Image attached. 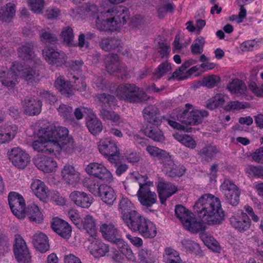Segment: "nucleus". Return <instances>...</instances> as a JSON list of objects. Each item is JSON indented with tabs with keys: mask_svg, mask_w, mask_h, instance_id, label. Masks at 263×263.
<instances>
[{
	"mask_svg": "<svg viewBox=\"0 0 263 263\" xmlns=\"http://www.w3.org/2000/svg\"><path fill=\"white\" fill-rule=\"evenodd\" d=\"M126 0H103L99 7L86 4L80 9V14L89 17L95 27L101 31H116L129 19V10L125 7L110 8L109 4H118Z\"/></svg>",
	"mask_w": 263,
	"mask_h": 263,
	"instance_id": "f257e3e1",
	"label": "nucleus"
},
{
	"mask_svg": "<svg viewBox=\"0 0 263 263\" xmlns=\"http://www.w3.org/2000/svg\"><path fill=\"white\" fill-rule=\"evenodd\" d=\"M38 131L37 139L32 143V148L38 152L52 154L56 157L62 153L72 154L75 144L73 138L68 135V129L44 122Z\"/></svg>",
	"mask_w": 263,
	"mask_h": 263,
	"instance_id": "f03ea898",
	"label": "nucleus"
},
{
	"mask_svg": "<svg viewBox=\"0 0 263 263\" xmlns=\"http://www.w3.org/2000/svg\"><path fill=\"white\" fill-rule=\"evenodd\" d=\"M32 45L27 43L18 49V54L24 66L15 62L10 69L0 73V81L8 87H13L17 83L19 77L24 79L28 84H33L39 81V73L30 67L36 62L32 51Z\"/></svg>",
	"mask_w": 263,
	"mask_h": 263,
	"instance_id": "7ed1b4c3",
	"label": "nucleus"
},
{
	"mask_svg": "<svg viewBox=\"0 0 263 263\" xmlns=\"http://www.w3.org/2000/svg\"><path fill=\"white\" fill-rule=\"evenodd\" d=\"M195 212L201 214L209 224H219L224 220L225 214L220 200L210 194L200 197L194 205Z\"/></svg>",
	"mask_w": 263,
	"mask_h": 263,
	"instance_id": "20e7f679",
	"label": "nucleus"
},
{
	"mask_svg": "<svg viewBox=\"0 0 263 263\" xmlns=\"http://www.w3.org/2000/svg\"><path fill=\"white\" fill-rule=\"evenodd\" d=\"M133 182H137L139 189L137 192L138 201L143 206L151 207L157 201V196L154 191L151 190L150 187L153 186V183L148 181L147 177L142 175L138 172H134L129 175L128 178L124 183L125 189H127L128 184Z\"/></svg>",
	"mask_w": 263,
	"mask_h": 263,
	"instance_id": "39448f33",
	"label": "nucleus"
},
{
	"mask_svg": "<svg viewBox=\"0 0 263 263\" xmlns=\"http://www.w3.org/2000/svg\"><path fill=\"white\" fill-rule=\"evenodd\" d=\"M127 227L133 232H138L144 238H154L158 232L156 224L140 213Z\"/></svg>",
	"mask_w": 263,
	"mask_h": 263,
	"instance_id": "423d86ee",
	"label": "nucleus"
},
{
	"mask_svg": "<svg viewBox=\"0 0 263 263\" xmlns=\"http://www.w3.org/2000/svg\"><path fill=\"white\" fill-rule=\"evenodd\" d=\"M96 101L100 110V116L105 120H110L116 125H120L122 120L115 112L110 111L107 109L111 108L116 104L114 97L106 94H101L97 96Z\"/></svg>",
	"mask_w": 263,
	"mask_h": 263,
	"instance_id": "0eeeda50",
	"label": "nucleus"
},
{
	"mask_svg": "<svg viewBox=\"0 0 263 263\" xmlns=\"http://www.w3.org/2000/svg\"><path fill=\"white\" fill-rule=\"evenodd\" d=\"M117 98L129 102H138L146 100L147 96L142 91L134 85L121 84L116 91Z\"/></svg>",
	"mask_w": 263,
	"mask_h": 263,
	"instance_id": "6e6552de",
	"label": "nucleus"
},
{
	"mask_svg": "<svg viewBox=\"0 0 263 263\" xmlns=\"http://www.w3.org/2000/svg\"><path fill=\"white\" fill-rule=\"evenodd\" d=\"M158 109L154 106H148L143 110L144 117L149 120V123L144 128L145 134L155 141L162 142L164 140V136L162 132L155 125L151 123V120L156 122V117L154 118Z\"/></svg>",
	"mask_w": 263,
	"mask_h": 263,
	"instance_id": "1a4fd4ad",
	"label": "nucleus"
},
{
	"mask_svg": "<svg viewBox=\"0 0 263 263\" xmlns=\"http://www.w3.org/2000/svg\"><path fill=\"white\" fill-rule=\"evenodd\" d=\"M208 116L206 111L194 109L192 105L186 104L185 109L179 113L177 118L179 121L186 125H194L201 122L202 119Z\"/></svg>",
	"mask_w": 263,
	"mask_h": 263,
	"instance_id": "9d476101",
	"label": "nucleus"
},
{
	"mask_svg": "<svg viewBox=\"0 0 263 263\" xmlns=\"http://www.w3.org/2000/svg\"><path fill=\"white\" fill-rule=\"evenodd\" d=\"M7 156L12 165L20 170L25 169L31 161L29 153L20 147H15L9 150Z\"/></svg>",
	"mask_w": 263,
	"mask_h": 263,
	"instance_id": "9b49d317",
	"label": "nucleus"
},
{
	"mask_svg": "<svg viewBox=\"0 0 263 263\" xmlns=\"http://www.w3.org/2000/svg\"><path fill=\"white\" fill-rule=\"evenodd\" d=\"M134 204L127 197L122 196L118 203V210L121 219L127 227L140 213L134 209Z\"/></svg>",
	"mask_w": 263,
	"mask_h": 263,
	"instance_id": "f8f14e48",
	"label": "nucleus"
},
{
	"mask_svg": "<svg viewBox=\"0 0 263 263\" xmlns=\"http://www.w3.org/2000/svg\"><path fill=\"white\" fill-rule=\"evenodd\" d=\"M74 85L71 86L68 82H66L62 77H58L54 82V86L62 95L69 96L73 93L75 89L83 91L86 89V84L82 78L73 77Z\"/></svg>",
	"mask_w": 263,
	"mask_h": 263,
	"instance_id": "ddd939ff",
	"label": "nucleus"
},
{
	"mask_svg": "<svg viewBox=\"0 0 263 263\" xmlns=\"http://www.w3.org/2000/svg\"><path fill=\"white\" fill-rule=\"evenodd\" d=\"M13 251L15 258L19 263L31 262V256L26 242L20 235L15 236Z\"/></svg>",
	"mask_w": 263,
	"mask_h": 263,
	"instance_id": "4468645a",
	"label": "nucleus"
},
{
	"mask_svg": "<svg viewBox=\"0 0 263 263\" xmlns=\"http://www.w3.org/2000/svg\"><path fill=\"white\" fill-rule=\"evenodd\" d=\"M86 172L103 181L111 182L114 177L111 172L102 163L91 162L85 167Z\"/></svg>",
	"mask_w": 263,
	"mask_h": 263,
	"instance_id": "2eb2a0df",
	"label": "nucleus"
},
{
	"mask_svg": "<svg viewBox=\"0 0 263 263\" xmlns=\"http://www.w3.org/2000/svg\"><path fill=\"white\" fill-rule=\"evenodd\" d=\"M8 201L13 214L19 219L24 218L26 217L25 202L23 196L12 192L9 194Z\"/></svg>",
	"mask_w": 263,
	"mask_h": 263,
	"instance_id": "dca6fc26",
	"label": "nucleus"
},
{
	"mask_svg": "<svg viewBox=\"0 0 263 263\" xmlns=\"http://www.w3.org/2000/svg\"><path fill=\"white\" fill-rule=\"evenodd\" d=\"M100 231L103 237L108 241L116 243L119 248L126 246V243L121 238L119 231L111 223H105L100 227Z\"/></svg>",
	"mask_w": 263,
	"mask_h": 263,
	"instance_id": "f3484780",
	"label": "nucleus"
},
{
	"mask_svg": "<svg viewBox=\"0 0 263 263\" xmlns=\"http://www.w3.org/2000/svg\"><path fill=\"white\" fill-rule=\"evenodd\" d=\"M98 149L101 154L108 157L109 159H112L115 157L120 155V149L118 143L109 139H101L98 145Z\"/></svg>",
	"mask_w": 263,
	"mask_h": 263,
	"instance_id": "a211bd4d",
	"label": "nucleus"
},
{
	"mask_svg": "<svg viewBox=\"0 0 263 263\" xmlns=\"http://www.w3.org/2000/svg\"><path fill=\"white\" fill-rule=\"evenodd\" d=\"M220 190L227 201L232 205L238 204L240 192L237 186L229 180H225L220 185Z\"/></svg>",
	"mask_w": 263,
	"mask_h": 263,
	"instance_id": "6ab92c4d",
	"label": "nucleus"
},
{
	"mask_svg": "<svg viewBox=\"0 0 263 263\" xmlns=\"http://www.w3.org/2000/svg\"><path fill=\"white\" fill-rule=\"evenodd\" d=\"M230 221L231 226L240 232H244L249 229L251 224L249 216L241 210L234 212Z\"/></svg>",
	"mask_w": 263,
	"mask_h": 263,
	"instance_id": "aec40b11",
	"label": "nucleus"
},
{
	"mask_svg": "<svg viewBox=\"0 0 263 263\" xmlns=\"http://www.w3.org/2000/svg\"><path fill=\"white\" fill-rule=\"evenodd\" d=\"M33 161L37 168L45 173L55 172L58 167L57 161L48 156L37 155L34 158Z\"/></svg>",
	"mask_w": 263,
	"mask_h": 263,
	"instance_id": "412c9836",
	"label": "nucleus"
},
{
	"mask_svg": "<svg viewBox=\"0 0 263 263\" xmlns=\"http://www.w3.org/2000/svg\"><path fill=\"white\" fill-rule=\"evenodd\" d=\"M61 175L64 183L68 186H75L81 180L80 173L69 164L63 166Z\"/></svg>",
	"mask_w": 263,
	"mask_h": 263,
	"instance_id": "4be33fe9",
	"label": "nucleus"
},
{
	"mask_svg": "<svg viewBox=\"0 0 263 263\" xmlns=\"http://www.w3.org/2000/svg\"><path fill=\"white\" fill-rule=\"evenodd\" d=\"M32 194L40 201L44 202L49 201L51 191L45 183L40 179H33L30 186Z\"/></svg>",
	"mask_w": 263,
	"mask_h": 263,
	"instance_id": "5701e85b",
	"label": "nucleus"
},
{
	"mask_svg": "<svg viewBox=\"0 0 263 263\" xmlns=\"http://www.w3.org/2000/svg\"><path fill=\"white\" fill-rule=\"evenodd\" d=\"M43 57L46 61L51 65H62L67 59L63 52H58L53 48L46 47L43 51Z\"/></svg>",
	"mask_w": 263,
	"mask_h": 263,
	"instance_id": "b1692460",
	"label": "nucleus"
},
{
	"mask_svg": "<svg viewBox=\"0 0 263 263\" xmlns=\"http://www.w3.org/2000/svg\"><path fill=\"white\" fill-rule=\"evenodd\" d=\"M18 132L17 126L6 123L0 126V144L8 143L14 139Z\"/></svg>",
	"mask_w": 263,
	"mask_h": 263,
	"instance_id": "393cba45",
	"label": "nucleus"
},
{
	"mask_svg": "<svg viewBox=\"0 0 263 263\" xmlns=\"http://www.w3.org/2000/svg\"><path fill=\"white\" fill-rule=\"evenodd\" d=\"M69 198L76 205L83 208H88L93 202L92 197L84 192L73 191Z\"/></svg>",
	"mask_w": 263,
	"mask_h": 263,
	"instance_id": "a878e982",
	"label": "nucleus"
},
{
	"mask_svg": "<svg viewBox=\"0 0 263 263\" xmlns=\"http://www.w3.org/2000/svg\"><path fill=\"white\" fill-rule=\"evenodd\" d=\"M52 230L58 235L64 238L68 239L71 234L70 226L64 220L59 218H54L51 222Z\"/></svg>",
	"mask_w": 263,
	"mask_h": 263,
	"instance_id": "bb28decb",
	"label": "nucleus"
},
{
	"mask_svg": "<svg viewBox=\"0 0 263 263\" xmlns=\"http://www.w3.org/2000/svg\"><path fill=\"white\" fill-rule=\"evenodd\" d=\"M159 160L162 164V170L170 177H180L183 172L182 168H179L177 172L173 171L172 169L175 167V162L172 157L169 153H166Z\"/></svg>",
	"mask_w": 263,
	"mask_h": 263,
	"instance_id": "cd10ccee",
	"label": "nucleus"
},
{
	"mask_svg": "<svg viewBox=\"0 0 263 263\" xmlns=\"http://www.w3.org/2000/svg\"><path fill=\"white\" fill-rule=\"evenodd\" d=\"M98 195L104 203L111 205L117 198L114 189L109 185L102 184L99 186Z\"/></svg>",
	"mask_w": 263,
	"mask_h": 263,
	"instance_id": "c85d7f7f",
	"label": "nucleus"
},
{
	"mask_svg": "<svg viewBox=\"0 0 263 263\" xmlns=\"http://www.w3.org/2000/svg\"><path fill=\"white\" fill-rule=\"evenodd\" d=\"M22 107L25 114L29 116L39 115L42 109V103L34 98H27L23 102Z\"/></svg>",
	"mask_w": 263,
	"mask_h": 263,
	"instance_id": "c756f323",
	"label": "nucleus"
},
{
	"mask_svg": "<svg viewBox=\"0 0 263 263\" xmlns=\"http://www.w3.org/2000/svg\"><path fill=\"white\" fill-rule=\"evenodd\" d=\"M177 191V187L171 183L160 181L157 184V192L162 204H164L167 198L175 194Z\"/></svg>",
	"mask_w": 263,
	"mask_h": 263,
	"instance_id": "7c9ffc66",
	"label": "nucleus"
},
{
	"mask_svg": "<svg viewBox=\"0 0 263 263\" xmlns=\"http://www.w3.org/2000/svg\"><path fill=\"white\" fill-rule=\"evenodd\" d=\"M183 228L193 233L205 230V224L198 220L195 215L192 213L181 223Z\"/></svg>",
	"mask_w": 263,
	"mask_h": 263,
	"instance_id": "2f4dec72",
	"label": "nucleus"
},
{
	"mask_svg": "<svg viewBox=\"0 0 263 263\" xmlns=\"http://www.w3.org/2000/svg\"><path fill=\"white\" fill-rule=\"evenodd\" d=\"M32 243L34 248L41 253H45L49 249L48 238L42 232L34 234L32 237Z\"/></svg>",
	"mask_w": 263,
	"mask_h": 263,
	"instance_id": "473e14b6",
	"label": "nucleus"
},
{
	"mask_svg": "<svg viewBox=\"0 0 263 263\" xmlns=\"http://www.w3.org/2000/svg\"><path fill=\"white\" fill-rule=\"evenodd\" d=\"M90 112L86 118V125L89 132L93 135H97L102 130L101 122L97 118L91 110H88Z\"/></svg>",
	"mask_w": 263,
	"mask_h": 263,
	"instance_id": "72a5a7b5",
	"label": "nucleus"
},
{
	"mask_svg": "<svg viewBox=\"0 0 263 263\" xmlns=\"http://www.w3.org/2000/svg\"><path fill=\"white\" fill-rule=\"evenodd\" d=\"M90 253L95 257L104 256L108 252V247L100 240H95L89 246Z\"/></svg>",
	"mask_w": 263,
	"mask_h": 263,
	"instance_id": "f704fd0d",
	"label": "nucleus"
},
{
	"mask_svg": "<svg viewBox=\"0 0 263 263\" xmlns=\"http://www.w3.org/2000/svg\"><path fill=\"white\" fill-rule=\"evenodd\" d=\"M227 88L231 93L235 94L237 96L245 95L247 91L245 84L238 79L233 80L228 85Z\"/></svg>",
	"mask_w": 263,
	"mask_h": 263,
	"instance_id": "c9c22d12",
	"label": "nucleus"
},
{
	"mask_svg": "<svg viewBox=\"0 0 263 263\" xmlns=\"http://www.w3.org/2000/svg\"><path fill=\"white\" fill-rule=\"evenodd\" d=\"M26 216L30 221L36 223L42 222L44 219L42 213L40 211L39 207L35 204L28 206L26 211Z\"/></svg>",
	"mask_w": 263,
	"mask_h": 263,
	"instance_id": "e433bc0d",
	"label": "nucleus"
},
{
	"mask_svg": "<svg viewBox=\"0 0 263 263\" xmlns=\"http://www.w3.org/2000/svg\"><path fill=\"white\" fill-rule=\"evenodd\" d=\"M196 61L193 59H190L185 61L178 70L173 73V77L179 80H183L189 78L187 68L196 64Z\"/></svg>",
	"mask_w": 263,
	"mask_h": 263,
	"instance_id": "4c0bfd02",
	"label": "nucleus"
},
{
	"mask_svg": "<svg viewBox=\"0 0 263 263\" xmlns=\"http://www.w3.org/2000/svg\"><path fill=\"white\" fill-rule=\"evenodd\" d=\"M200 237L204 245L214 252L219 253L221 249L218 241L212 236L206 233L200 234Z\"/></svg>",
	"mask_w": 263,
	"mask_h": 263,
	"instance_id": "58836bf2",
	"label": "nucleus"
},
{
	"mask_svg": "<svg viewBox=\"0 0 263 263\" xmlns=\"http://www.w3.org/2000/svg\"><path fill=\"white\" fill-rule=\"evenodd\" d=\"M15 14V8L13 4H7L3 7L0 12V21L2 22H10Z\"/></svg>",
	"mask_w": 263,
	"mask_h": 263,
	"instance_id": "ea45409f",
	"label": "nucleus"
},
{
	"mask_svg": "<svg viewBox=\"0 0 263 263\" xmlns=\"http://www.w3.org/2000/svg\"><path fill=\"white\" fill-rule=\"evenodd\" d=\"M171 64L165 61L161 63L155 70L153 74L154 80H158L172 72Z\"/></svg>",
	"mask_w": 263,
	"mask_h": 263,
	"instance_id": "a19ab883",
	"label": "nucleus"
},
{
	"mask_svg": "<svg viewBox=\"0 0 263 263\" xmlns=\"http://www.w3.org/2000/svg\"><path fill=\"white\" fill-rule=\"evenodd\" d=\"M105 64L107 70L110 73H114L119 70V61L116 54H109L105 59Z\"/></svg>",
	"mask_w": 263,
	"mask_h": 263,
	"instance_id": "79ce46f5",
	"label": "nucleus"
},
{
	"mask_svg": "<svg viewBox=\"0 0 263 263\" xmlns=\"http://www.w3.org/2000/svg\"><path fill=\"white\" fill-rule=\"evenodd\" d=\"M173 137L180 143L189 148H194L196 146L195 141L188 135L176 133L173 135Z\"/></svg>",
	"mask_w": 263,
	"mask_h": 263,
	"instance_id": "37998d69",
	"label": "nucleus"
},
{
	"mask_svg": "<svg viewBox=\"0 0 263 263\" xmlns=\"http://www.w3.org/2000/svg\"><path fill=\"white\" fill-rule=\"evenodd\" d=\"M228 99L227 96L222 94H217L208 101L206 104L207 107L212 110L220 107L224 104Z\"/></svg>",
	"mask_w": 263,
	"mask_h": 263,
	"instance_id": "c03bdc74",
	"label": "nucleus"
},
{
	"mask_svg": "<svg viewBox=\"0 0 263 263\" xmlns=\"http://www.w3.org/2000/svg\"><path fill=\"white\" fill-rule=\"evenodd\" d=\"M82 226L78 227L79 229H83L88 233H93L96 230L95 220L93 217L90 215H86L80 222Z\"/></svg>",
	"mask_w": 263,
	"mask_h": 263,
	"instance_id": "a18cd8bd",
	"label": "nucleus"
},
{
	"mask_svg": "<svg viewBox=\"0 0 263 263\" xmlns=\"http://www.w3.org/2000/svg\"><path fill=\"white\" fill-rule=\"evenodd\" d=\"M60 37L65 44L68 46H73L74 45V33L73 29L68 26L63 28L60 33Z\"/></svg>",
	"mask_w": 263,
	"mask_h": 263,
	"instance_id": "49530a36",
	"label": "nucleus"
},
{
	"mask_svg": "<svg viewBox=\"0 0 263 263\" xmlns=\"http://www.w3.org/2000/svg\"><path fill=\"white\" fill-rule=\"evenodd\" d=\"M164 259L165 263H182L178 253L171 248L165 249Z\"/></svg>",
	"mask_w": 263,
	"mask_h": 263,
	"instance_id": "de8ad7c7",
	"label": "nucleus"
},
{
	"mask_svg": "<svg viewBox=\"0 0 263 263\" xmlns=\"http://www.w3.org/2000/svg\"><path fill=\"white\" fill-rule=\"evenodd\" d=\"M220 78L217 75H211L204 77L201 81V84L208 88H212L219 84Z\"/></svg>",
	"mask_w": 263,
	"mask_h": 263,
	"instance_id": "09e8293b",
	"label": "nucleus"
},
{
	"mask_svg": "<svg viewBox=\"0 0 263 263\" xmlns=\"http://www.w3.org/2000/svg\"><path fill=\"white\" fill-rule=\"evenodd\" d=\"M192 213L182 205H178L176 206L175 215L181 223Z\"/></svg>",
	"mask_w": 263,
	"mask_h": 263,
	"instance_id": "8fccbe9b",
	"label": "nucleus"
},
{
	"mask_svg": "<svg viewBox=\"0 0 263 263\" xmlns=\"http://www.w3.org/2000/svg\"><path fill=\"white\" fill-rule=\"evenodd\" d=\"M28 5L31 10L35 13L43 12L44 6V0H28Z\"/></svg>",
	"mask_w": 263,
	"mask_h": 263,
	"instance_id": "3c124183",
	"label": "nucleus"
},
{
	"mask_svg": "<svg viewBox=\"0 0 263 263\" xmlns=\"http://www.w3.org/2000/svg\"><path fill=\"white\" fill-rule=\"evenodd\" d=\"M120 41L116 39H105L102 40L101 43V47L103 50L108 51L115 49L120 44Z\"/></svg>",
	"mask_w": 263,
	"mask_h": 263,
	"instance_id": "603ef678",
	"label": "nucleus"
},
{
	"mask_svg": "<svg viewBox=\"0 0 263 263\" xmlns=\"http://www.w3.org/2000/svg\"><path fill=\"white\" fill-rule=\"evenodd\" d=\"M204 43V39L202 37H200L196 39L191 46L192 52L193 54H199L201 53Z\"/></svg>",
	"mask_w": 263,
	"mask_h": 263,
	"instance_id": "864d4df0",
	"label": "nucleus"
},
{
	"mask_svg": "<svg viewBox=\"0 0 263 263\" xmlns=\"http://www.w3.org/2000/svg\"><path fill=\"white\" fill-rule=\"evenodd\" d=\"M146 150L151 156L157 157L159 160L164 155H166L165 153H166L164 150L151 145L147 146Z\"/></svg>",
	"mask_w": 263,
	"mask_h": 263,
	"instance_id": "5fc2aeb1",
	"label": "nucleus"
},
{
	"mask_svg": "<svg viewBox=\"0 0 263 263\" xmlns=\"http://www.w3.org/2000/svg\"><path fill=\"white\" fill-rule=\"evenodd\" d=\"M217 152L218 151L215 146H209L203 148L200 153L203 158L208 160L214 157Z\"/></svg>",
	"mask_w": 263,
	"mask_h": 263,
	"instance_id": "6e6d98bb",
	"label": "nucleus"
},
{
	"mask_svg": "<svg viewBox=\"0 0 263 263\" xmlns=\"http://www.w3.org/2000/svg\"><path fill=\"white\" fill-rule=\"evenodd\" d=\"M49 201H51L59 205H63L66 203L65 198L61 196L59 193L57 191H51L49 195Z\"/></svg>",
	"mask_w": 263,
	"mask_h": 263,
	"instance_id": "4d7b16f0",
	"label": "nucleus"
},
{
	"mask_svg": "<svg viewBox=\"0 0 263 263\" xmlns=\"http://www.w3.org/2000/svg\"><path fill=\"white\" fill-rule=\"evenodd\" d=\"M68 216L71 221L78 228L81 227L80 223L81 218H80L79 212L76 210H70L68 212Z\"/></svg>",
	"mask_w": 263,
	"mask_h": 263,
	"instance_id": "13d9d810",
	"label": "nucleus"
},
{
	"mask_svg": "<svg viewBox=\"0 0 263 263\" xmlns=\"http://www.w3.org/2000/svg\"><path fill=\"white\" fill-rule=\"evenodd\" d=\"M246 107V105L238 101H231L225 106V109L229 111H234L245 108Z\"/></svg>",
	"mask_w": 263,
	"mask_h": 263,
	"instance_id": "bf43d9fd",
	"label": "nucleus"
},
{
	"mask_svg": "<svg viewBox=\"0 0 263 263\" xmlns=\"http://www.w3.org/2000/svg\"><path fill=\"white\" fill-rule=\"evenodd\" d=\"M258 44L255 40H250L243 42L241 45L240 48L243 51L252 50L255 48H257Z\"/></svg>",
	"mask_w": 263,
	"mask_h": 263,
	"instance_id": "052dcab7",
	"label": "nucleus"
},
{
	"mask_svg": "<svg viewBox=\"0 0 263 263\" xmlns=\"http://www.w3.org/2000/svg\"><path fill=\"white\" fill-rule=\"evenodd\" d=\"M249 88L255 95L263 97V86L259 88L256 82L252 81L249 83Z\"/></svg>",
	"mask_w": 263,
	"mask_h": 263,
	"instance_id": "680f3d73",
	"label": "nucleus"
},
{
	"mask_svg": "<svg viewBox=\"0 0 263 263\" xmlns=\"http://www.w3.org/2000/svg\"><path fill=\"white\" fill-rule=\"evenodd\" d=\"M182 243L186 251L193 252L199 248V246L197 243L190 240H184Z\"/></svg>",
	"mask_w": 263,
	"mask_h": 263,
	"instance_id": "e2e57ef3",
	"label": "nucleus"
},
{
	"mask_svg": "<svg viewBox=\"0 0 263 263\" xmlns=\"http://www.w3.org/2000/svg\"><path fill=\"white\" fill-rule=\"evenodd\" d=\"M59 113L64 118H67L72 112V108L65 105H61L58 108Z\"/></svg>",
	"mask_w": 263,
	"mask_h": 263,
	"instance_id": "0e129e2a",
	"label": "nucleus"
},
{
	"mask_svg": "<svg viewBox=\"0 0 263 263\" xmlns=\"http://www.w3.org/2000/svg\"><path fill=\"white\" fill-rule=\"evenodd\" d=\"M253 159L257 163H263V147L256 149L252 154Z\"/></svg>",
	"mask_w": 263,
	"mask_h": 263,
	"instance_id": "69168bd1",
	"label": "nucleus"
},
{
	"mask_svg": "<svg viewBox=\"0 0 263 263\" xmlns=\"http://www.w3.org/2000/svg\"><path fill=\"white\" fill-rule=\"evenodd\" d=\"M64 263H82V262L78 257L72 254H68L64 256Z\"/></svg>",
	"mask_w": 263,
	"mask_h": 263,
	"instance_id": "338daca9",
	"label": "nucleus"
},
{
	"mask_svg": "<svg viewBox=\"0 0 263 263\" xmlns=\"http://www.w3.org/2000/svg\"><path fill=\"white\" fill-rule=\"evenodd\" d=\"M167 123L174 129H176L180 130L189 132L187 128H186L184 125H181L172 119H166Z\"/></svg>",
	"mask_w": 263,
	"mask_h": 263,
	"instance_id": "774afa93",
	"label": "nucleus"
}]
</instances>
